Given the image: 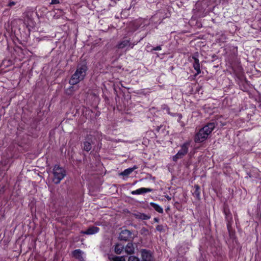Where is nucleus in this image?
<instances>
[{"instance_id":"obj_21","label":"nucleus","mask_w":261,"mask_h":261,"mask_svg":"<svg viewBox=\"0 0 261 261\" xmlns=\"http://www.w3.org/2000/svg\"><path fill=\"white\" fill-rule=\"evenodd\" d=\"M113 261H125V258L123 256H114L112 258Z\"/></svg>"},{"instance_id":"obj_28","label":"nucleus","mask_w":261,"mask_h":261,"mask_svg":"<svg viewBox=\"0 0 261 261\" xmlns=\"http://www.w3.org/2000/svg\"><path fill=\"white\" fill-rule=\"evenodd\" d=\"M167 198L168 199V200H170L171 199V198L169 197V196H167Z\"/></svg>"},{"instance_id":"obj_26","label":"nucleus","mask_w":261,"mask_h":261,"mask_svg":"<svg viewBox=\"0 0 261 261\" xmlns=\"http://www.w3.org/2000/svg\"><path fill=\"white\" fill-rule=\"evenodd\" d=\"M161 46H158L154 48H153V50H161Z\"/></svg>"},{"instance_id":"obj_9","label":"nucleus","mask_w":261,"mask_h":261,"mask_svg":"<svg viewBox=\"0 0 261 261\" xmlns=\"http://www.w3.org/2000/svg\"><path fill=\"white\" fill-rule=\"evenodd\" d=\"M84 252L80 249H76L72 252L73 256L79 261H84Z\"/></svg>"},{"instance_id":"obj_24","label":"nucleus","mask_w":261,"mask_h":261,"mask_svg":"<svg viewBox=\"0 0 261 261\" xmlns=\"http://www.w3.org/2000/svg\"><path fill=\"white\" fill-rule=\"evenodd\" d=\"M17 2L14 1H10L8 4V6L10 7H12V6L15 5Z\"/></svg>"},{"instance_id":"obj_2","label":"nucleus","mask_w":261,"mask_h":261,"mask_svg":"<svg viewBox=\"0 0 261 261\" xmlns=\"http://www.w3.org/2000/svg\"><path fill=\"white\" fill-rule=\"evenodd\" d=\"M87 70V67L85 64L79 65L69 80V84L71 85H76L83 81L86 76Z\"/></svg>"},{"instance_id":"obj_1","label":"nucleus","mask_w":261,"mask_h":261,"mask_svg":"<svg viewBox=\"0 0 261 261\" xmlns=\"http://www.w3.org/2000/svg\"><path fill=\"white\" fill-rule=\"evenodd\" d=\"M215 127L216 124L214 122H210L207 124L195 135L194 138V141L195 142H202L204 141Z\"/></svg>"},{"instance_id":"obj_10","label":"nucleus","mask_w":261,"mask_h":261,"mask_svg":"<svg viewBox=\"0 0 261 261\" xmlns=\"http://www.w3.org/2000/svg\"><path fill=\"white\" fill-rule=\"evenodd\" d=\"M99 228L96 226H92L88 228L86 231H82L81 232L83 234L91 235L97 233Z\"/></svg>"},{"instance_id":"obj_20","label":"nucleus","mask_w":261,"mask_h":261,"mask_svg":"<svg viewBox=\"0 0 261 261\" xmlns=\"http://www.w3.org/2000/svg\"><path fill=\"white\" fill-rule=\"evenodd\" d=\"M136 168H137L136 167H134V168H127L124 170L122 172H121V175L124 176H127L129 175L134 170V169Z\"/></svg>"},{"instance_id":"obj_13","label":"nucleus","mask_w":261,"mask_h":261,"mask_svg":"<svg viewBox=\"0 0 261 261\" xmlns=\"http://www.w3.org/2000/svg\"><path fill=\"white\" fill-rule=\"evenodd\" d=\"M136 218L141 220H148L150 218V216L144 213L137 212L134 214Z\"/></svg>"},{"instance_id":"obj_7","label":"nucleus","mask_w":261,"mask_h":261,"mask_svg":"<svg viewBox=\"0 0 261 261\" xmlns=\"http://www.w3.org/2000/svg\"><path fill=\"white\" fill-rule=\"evenodd\" d=\"M192 59L194 60V63H193V68L196 71V75L199 74L201 71L200 68V64H199V61L198 59L197 58V56L194 55L192 57Z\"/></svg>"},{"instance_id":"obj_8","label":"nucleus","mask_w":261,"mask_h":261,"mask_svg":"<svg viewBox=\"0 0 261 261\" xmlns=\"http://www.w3.org/2000/svg\"><path fill=\"white\" fill-rule=\"evenodd\" d=\"M142 261H152V257L150 252L146 250L141 251Z\"/></svg>"},{"instance_id":"obj_14","label":"nucleus","mask_w":261,"mask_h":261,"mask_svg":"<svg viewBox=\"0 0 261 261\" xmlns=\"http://www.w3.org/2000/svg\"><path fill=\"white\" fill-rule=\"evenodd\" d=\"M134 250L135 248L132 243H128L125 248V252L129 254L134 253Z\"/></svg>"},{"instance_id":"obj_15","label":"nucleus","mask_w":261,"mask_h":261,"mask_svg":"<svg viewBox=\"0 0 261 261\" xmlns=\"http://www.w3.org/2000/svg\"><path fill=\"white\" fill-rule=\"evenodd\" d=\"M150 205L158 213L161 214L163 213V208L159 204L154 202H150Z\"/></svg>"},{"instance_id":"obj_16","label":"nucleus","mask_w":261,"mask_h":261,"mask_svg":"<svg viewBox=\"0 0 261 261\" xmlns=\"http://www.w3.org/2000/svg\"><path fill=\"white\" fill-rule=\"evenodd\" d=\"M92 148V145L91 142L89 141H84L83 142V149L88 152Z\"/></svg>"},{"instance_id":"obj_23","label":"nucleus","mask_w":261,"mask_h":261,"mask_svg":"<svg viewBox=\"0 0 261 261\" xmlns=\"http://www.w3.org/2000/svg\"><path fill=\"white\" fill-rule=\"evenodd\" d=\"M156 229L160 232L164 231V226L162 225H159L156 226Z\"/></svg>"},{"instance_id":"obj_27","label":"nucleus","mask_w":261,"mask_h":261,"mask_svg":"<svg viewBox=\"0 0 261 261\" xmlns=\"http://www.w3.org/2000/svg\"><path fill=\"white\" fill-rule=\"evenodd\" d=\"M154 221L155 222H159V219H158L157 218H154Z\"/></svg>"},{"instance_id":"obj_17","label":"nucleus","mask_w":261,"mask_h":261,"mask_svg":"<svg viewBox=\"0 0 261 261\" xmlns=\"http://www.w3.org/2000/svg\"><path fill=\"white\" fill-rule=\"evenodd\" d=\"M124 246L121 244H116L115 246V252L117 254H120L124 250Z\"/></svg>"},{"instance_id":"obj_19","label":"nucleus","mask_w":261,"mask_h":261,"mask_svg":"<svg viewBox=\"0 0 261 261\" xmlns=\"http://www.w3.org/2000/svg\"><path fill=\"white\" fill-rule=\"evenodd\" d=\"M162 109L164 110H166V111L167 112V113L170 115H172V116H174L175 115H178L179 116V118H181V114H173L172 113H170V109H169V108L166 105H163L162 106Z\"/></svg>"},{"instance_id":"obj_11","label":"nucleus","mask_w":261,"mask_h":261,"mask_svg":"<svg viewBox=\"0 0 261 261\" xmlns=\"http://www.w3.org/2000/svg\"><path fill=\"white\" fill-rule=\"evenodd\" d=\"M131 45L130 41L128 40H124L120 41L117 45V48L119 49H123L126 47H129Z\"/></svg>"},{"instance_id":"obj_4","label":"nucleus","mask_w":261,"mask_h":261,"mask_svg":"<svg viewBox=\"0 0 261 261\" xmlns=\"http://www.w3.org/2000/svg\"><path fill=\"white\" fill-rule=\"evenodd\" d=\"M191 144V141L185 142L180 146V149L177 153L173 156L172 160L174 162H176L178 159H182L188 152L189 148Z\"/></svg>"},{"instance_id":"obj_25","label":"nucleus","mask_w":261,"mask_h":261,"mask_svg":"<svg viewBox=\"0 0 261 261\" xmlns=\"http://www.w3.org/2000/svg\"><path fill=\"white\" fill-rule=\"evenodd\" d=\"M60 3L59 0H51L50 4H57Z\"/></svg>"},{"instance_id":"obj_18","label":"nucleus","mask_w":261,"mask_h":261,"mask_svg":"<svg viewBox=\"0 0 261 261\" xmlns=\"http://www.w3.org/2000/svg\"><path fill=\"white\" fill-rule=\"evenodd\" d=\"M194 191L193 193L194 196H195L197 199L200 198V188L198 185L194 186Z\"/></svg>"},{"instance_id":"obj_6","label":"nucleus","mask_w":261,"mask_h":261,"mask_svg":"<svg viewBox=\"0 0 261 261\" xmlns=\"http://www.w3.org/2000/svg\"><path fill=\"white\" fill-rule=\"evenodd\" d=\"M153 191V189L150 188H141L131 192L132 195H140L143 194L148 192H151Z\"/></svg>"},{"instance_id":"obj_3","label":"nucleus","mask_w":261,"mask_h":261,"mask_svg":"<svg viewBox=\"0 0 261 261\" xmlns=\"http://www.w3.org/2000/svg\"><path fill=\"white\" fill-rule=\"evenodd\" d=\"M53 181L56 184H58L64 178L66 175L65 170L58 165H55L53 169Z\"/></svg>"},{"instance_id":"obj_29","label":"nucleus","mask_w":261,"mask_h":261,"mask_svg":"<svg viewBox=\"0 0 261 261\" xmlns=\"http://www.w3.org/2000/svg\"><path fill=\"white\" fill-rule=\"evenodd\" d=\"M134 45V44H133V45L130 46V48H132L133 47Z\"/></svg>"},{"instance_id":"obj_12","label":"nucleus","mask_w":261,"mask_h":261,"mask_svg":"<svg viewBox=\"0 0 261 261\" xmlns=\"http://www.w3.org/2000/svg\"><path fill=\"white\" fill-rule=\"evenodd\" d=\"M79 88V86L71 85V86L65 90V93L68 95H71L74 92L77 91Z\"/></svg>"},{"instance_id":"obj_22","label":"nucleus","mask_w":261,"mask_h":261,"mask_svg":"<svg viewBox=\"0 0 261 261\" xmlns=\"http://www.w3.org/2000/svg\"><path fill=\"white\" fill-rule=\"evenodd\" d=\"M128 261H140V259L134 256H130L129 257Z\"/></svg>"},{"instance_id":"obj_5","label":"nucleus","mask_w":261,"mask_h":261,"mask_svg":"<svg viewBox=\"0 0 261 261\" xmlns=\"http://www.w3.org/2000/svg\"><path fill=\"white\" fill-rule=\"evenodd\" d=\"M132 238V232L127 229L123 230L119 234V238L121 240L127 241Z\"/></svg>"}]
</instances>
